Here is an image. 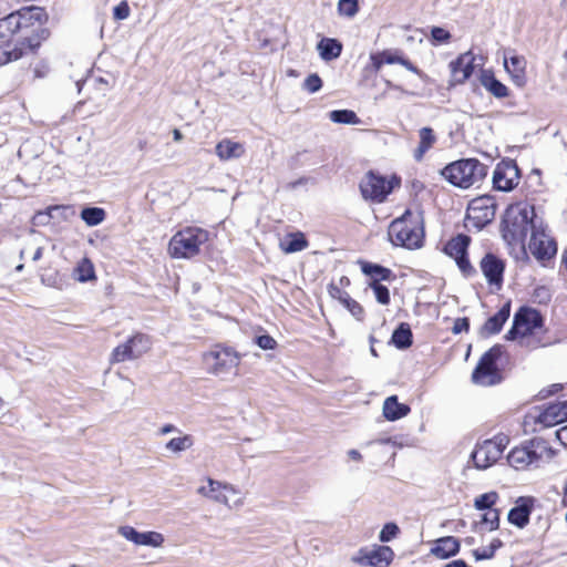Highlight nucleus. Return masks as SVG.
I'll return each mask as SVG.
<instances>
[{
	"label": "nucleus",
	"instance_id": "64",
	"mask_svg": "<svg viewBox=\"0 0 567 567\" xmlns=\"http://www.w3.org/2000/svg\"><path fill=\"white\" fill-rule=\"evenodd\" d=\"M563 265L567 269V249L563 252Z\"/></svg>",
	"mask_w": 567,
	"mask_h": 567
},
{
	"label": "nucleus",
	"instance_id": "37",
	"mask_svg": "<svg viewBox=\"0 0 567 567\" xmlns=\"http://www.w3.org/2000/svg\"><path fill=\"white\" fill-rule=\"evenodd\" d=\"M392 342L399 349H406L412 344V332L406 323H401L392 334Z\"/></svg>",
	"mask_w": 567,
	"mask_h": 567
},
{
	"label": "nucleus",
	"instance_id": "48",
	"mask_svg": "<svg viewBox=\"0 0 567 567\" xmlns=\"http://www.w3.org/2000/svg\"><path fill=\"white\" fill-rule=\"evenodd\" d=\"M322 86V81L320 79V76L316 73L313 74H310L303 82V87L309 92V93H316L318 92Z\"/></svg>",
	"mask_w": 567,
	"mask_h": 567
},
{
	"label": "nucleus",
	"instance_id": "54",
	"mask_svg": "<svg viewBox=\"0 0 567 567\" xmlns=\"http://www.w3.org/2000/svg\"><path fill=\"white\" fill-rule=\"evenodd\" d=\"M181 430L178 427H176L174 424H165L163 425L161 429H159V434L161 435H166L168 433H176V434H181Z\"/></svg>",
	"mask_w": 567,
	"mask_h": 567
},
{
	"label": "nucleus",
	"instance_id": "52",
	"mask_svg": "<svg viewBox=\"0 0 567 567\" xmlns=\"http://www.w3.org/2000/svg\"><path fill=\"white\" fill-rule=\"evenodd\" d=\"M403 59L402 55H400L398 52H391V51H384L383 52V61H385L386 64H400L401 60Z\"/></svg>",
	"mask_w": 567,
	"mask_h": 567
},
{
	"label": "nucleus",
	"instance_id": "36",
	"mask_svg": "<svg viewBox=\"0 0 567 567\" xmlns=\"http://www.w3.org/2000/svg\"><path fill=\"white\" fill-rule=\"evenodd\" d=\"M361 269L363 274L370 277L371 282L389 280L392 275L390 269L369 262H363Z\"/></svg>",
	"mask_w": 567,
	"mask_h": 567
},
{
	"label": "nucleus",
	"instance_id": "38",
	"mask_svg": "<svg viewBox=\"0 0 567 567\" xmlns=\"http://www.w3.org/2000/svg\"><path fill=\"white\" fill-rule=\"evenodd\" d=\"M81 218L87 226H97L105 219V212L100 207H87L82 209Z\"/></svg>",
	"mask_w": 567,
	"mask_h": 567
},
{
	"label": "nucleus",
	"instance_id": "8",
	"mask_svg": "<svg viewBox=\"0 0 567 567\" xmlns=\"http://www.w3.org/2000/svg\"><path fill=\"white\" fill-rule=\"evenodd\" d=\"M208 240V233L198 227H186L169 240L168 254L173 258L188 259L198 255L200 246Z\"/></svg>",
	"mask_w": 567,
	"mask_h": 567
},
{
	"label": "nucleus",
	"instance_id": "31",
	"mask_svg": "<svg viewBox=\"0 0 567 567\" xmlns=\"http://www.w3.org/2000/svg\"><path fill=\"white\" fill-rule=\"evenodd\" d=\"M481 83L488 92L498 99L508 95L507 86L499 82L489 71L482 72Z\"/></svg>",
	"mask_w": 567,
	"mask_h": 567
},
{
	"label": "nucleus",
	"instance_id": "55",
	"mask_svg": "<svg viewBox=\"0 0 567 567\" xmlns=\"http://www.w3.org/2000/svg\"><path fill=\"white\" fill-rule=\"evenodd\" d=\"M371 60L375 70H380L383 64H386L385 61H383V52L371 55Z\"/></svg>",
	"mask_w": 567,
	"mask_h": 567
},
{
	"label": "nucleus",
	"instance_id": "32",
	"mask_svg": "<svg viewBox=\"0 0 567 567\" xmlns=\"http://www.w3.org/2000/svg\"><path fill=\"white\" fill-rule=\"evenodd\" d=\"M509 305H504L496 315L491 317L484 324L483 331L487 334H495L501 331L503 324L509 317Z\"/></svg>",
	"mask_w": 567,
	"mask_h": 567
},
{
	"label": "nucleus",
	"instance_id": "7",
	"mask_svg": "<svg viewBox=\"0 0 567 567\" xmlns=\"http://www.w3.org/2000/svg\"><path fill=\"white\" fill-rule=\"evenodd\" d=\"M486 166L476 158L453 162L442 169V176L452 185L468 188L486 176Z\"/></svg>",
	"mask_w": 567,
	"mask_h": 567
},
{
	"label": "nucleus",
	"instance_id": "30",
	"mask_svg": "<svg viewBox=\"0 0 567 567\" xmlns=\"http://www.w3.org/2000/svg\"><path fill=\"white\" fill-rule=\"evenodd\" d=\"M317 50L322 60L331 61L340 56L342 52V44L336 39L323 38L317 44Z\"/></svg>",
	"mask_w": 567,
	"mask_h": 567
},
{
	"label": "nucleus",
	"instance_id": "61",
	"mask_svg": "<svg viewBox=\"0 0 567 567\" xmlns=\"http://www.w3.org/2000/svg\"><path fill=\"white\" fill-rule=\"evenodd\" d=\"M42 251H43V248L41 246H38L32 256V260L38 261L42 257Z\"/></svg>",
	"mask_w": 567,
	"mask_h": 567
},
{
	"label": "nucleus",
	"instance_id": "53",
	"mask_svg": "<svg viewBox=\"0 0 567 567\" xmlns=\"http://www.w3.org/2000/svg\"><path fill=\"white\" fill-rule=\"evenodd\" d=\"M557 440L567 447V424L556 431Z\"/></svg>",
	"mask_w": 567,
	"mask_h": 567
},
{
	"label": "nucleus",
	"instance_id": "51",
	"mask_svg": "<svg viewBox=\"0 0 567 567\" xmlns=\"http://www.w3.org/2000/svg\"><path fill=\"white\" fill-rule=\"evenodd\" d=\"M470 327L468 319L467 318H458L454 321V326L452 328V331L454 333H461L463 331H467Z\"/></svg>",
	"mask_w": 567,
	"mask_h": 567
},
{
	"label": "nucleus",
	"instance_id": "46",
	"mask_svg": "<svg viewBox=\"0 0 567 567\" xmlns=\"http://www.w3.org/2000/svg\"><path fill=\"white\" fill-rule=\"evenodd\" d=\"M499 514L497 509H488L482 516V523L493 530L498 527Z\"/></svg>",
	"mask_w": 567,
	"mask_h": 567
},
{
	"label": "nucleus",
	"instance_id": "58",
	"mask_svg": "<svg viewBox=\"0 0 567 567\" xmlns=\"http://www.w3.org/2000/svg\"><path fill=\"white\" fill-rule=\"evenodd\" d=\"M347 454L353 461H361L362 458V455L358 450H349Z\"/></svg>",
	"mask_w": 567,
	"mask_h": 567
},
{
	"label": "nucleus",
	"instance_id": "44",
	"mask_svg": "<svg viewBox=\"0 0 567 567\" xmlns=\"http://www.w3.org/2000/svg\"><path fill=\"white\" fill-rule=\"evenodd\" d=\"M60 208H61V206H50V207H48L43 212L35 213L33 218H32L33 225H35V226L48 225L50 223V220L52 219V217H53L52 213L54 210L60 209Z\"/></svg>",
	"mask_w": 567,
	"mask_h": 567
},
{
	"label": "nucleus",
	"instance_id": "29",
	"mask_svg": "<svg viewBox=\"0 0 567 567\" xmlns=\"http://www.w3.org/2000/svg\"><path fill=\"white\" fill-rule=\"evenodd\" d=\"M280 249L286 254L298 252L308 247V241L302 233L288 234L279 241Z\"/></svg>",
	"mask_w": 567,
	"mask_h": 567
},
{
	"label": "nucleus",
	"instance_id": "10",
	"mask_svg": "<svg viewBox=\"0 0 567 567\" xmlns=\"http://www.w3.org/2000/svg\"><path fill=\"white\" fill-rule=\"evenodd\" d=\"M508 442V437L501 434L477 444L472 452L475 466L480 470L491 467L501 458Z\"/></svg>",
	"mask_w": 567,
	"mask_h": 567
},
{
	"label": "nucleus",
	"instance_id": "17",
	"mask_svg": "<svg viewBox=\"0 0 567 567\" xmlns=\"http://www.w3.org/2000/svg\"><path fill=\"white\" fill-rule=\"evenodd\" d=\"M117 534L136 546L161 548L165 544V536L162 533L155 530L138 532L130 525L120 526Z\"/></svg>",
	"mask_w": 567,
	"mask_h": 567
},
{
	"label": "nucleus",
	"instance_id": "63",
	"mask_svg": "<svg viewBox=\"0 0 567 567\" xmlns=\"http://www.w3.org/2000/svg\"><path fill=\"white\" fill-rule=\"evenodd\" d=\"M561 503H563V505H564L565 507H567V482H566V485H565V487H564Z\"/></svg>",
	"mask_w": 567,
	"mask_h": 567
},
{
	"label": "nucleus",
	"instance_id": "49",
	"mask_svg": "<svg viewBox=\"0 0 567 567\" xmlns=\"http://www.w3.org/2000/svg\"><path fill=\"white\" fill-rule=\"evenodd\" d=\"M131 9L124 0L113 9V17L115 20H125L130 17Z\"/></svg>",
	"mask_w": 567,
	"mask_h": 567
},
{
	"label": "nucleus",
	"instance_id": "25",
	"mask_svg": "<svg viewBox=\"0 0 567 567\" xmlns=\"http://www.w3.org/2000/svg\"><path fill=\"white\" fill-rule=\"evenodd\" d=\"M215 152L220 161H230L241 157L245 154V146L239 142L225 138L217 143Z\"/></svg>",
	"mask_w": 567,
	"mask_h": 567
},
{
	"label": "nucleus",
	"instance_id": "2",
	"mask_svg": "<svg viewBox=\"0 0 567 567\" xmlns=\"http://www.w3.org/2000/svg\"><path fill=\"white\" fill-rule=\"evenodd\" d=\"M544 326L542 315L530 308H520L514 317L512 329L507 332L508 340H516L522 347L535 349L545 347L543 340Z\"/></svg>",
	"mask_w": 567,
	"mask_h": 567
},
{
	"label": "nucleus",
	"instance_id": "18",
	"mask_svg": "<svg viewBox=\"0 0 567 567\" xmlns=\"http://www.w3.org/2000/svg\"><path fill=\"white\" fill-rule=\"evenodd\" d=\"M519 169L512 159L502 161L494 169L493 184L497 190L509 192L519 183Z\"/></svg>",
	"mask_w": 567,
	"mask_h": 567
},
{
	"label": "nucleus",
	"instance_id": "21",
	"mask_svg": "<svg viewBox=\"0 0 567 567\" xmlns=\"http://www.w3.org/2000/svg\"><path fill=\"white\" fill-rule=\"evenodd\" d=\"M481 270L489 285L501 287L504 272V264L494 255H486L481 260Z\"/></svg>",
	"mask_w": 567,
	"mask_h": 567
},
{
	"label": "nucleus",
	"instance_id": "24",
	"mask_svg": "<svg viewBox=\"0 0 567 567\" xmlns=\"http://www.w3.org/2000/svg\"><path fill=\"white\" fill-rule=\"evenodd\" d=\"M566 417L567 411L565 409L564 402H558L547 406L538 414L536 420L544 427H550L563 422Z\"/></svg>",
	"mask_w": 567,
	"mask_h": 567
},
{
	"label": "nucleus",
	"instance_id": "43",
	"mask_svg": "<svg viewBox=\"0 0 567 567\" xmlns=\"http://www.w3.org/2000/svg\"><path fill=\"white\" fill-rule=\"evenodd\" d=\"M369 287L373 290L377 301L381 305H389L390 292L389 289L381 282H370Z\"/></svg>",
	"mask_w": 567,
	"mask_h": 567
},
{
	"label": "nucleus",
	"instance_id": "3",
	"mask_svg": "<svg viewBox=\"0 0 567 567\" xmlns=\"http://www.w3.org/2000/svg\"><path fill=\"white\" fill-rule=\"evenodd\" d=\"M539 218L533 205L517 203L511 205L503 219V237L508 244H524L528 231H533L534 225Z\"/></svg>",
	"mask_w": 567,
	"mask_h": 567
},
{
	"label": "nucleus",
	"instance_id": "15",
	"mask_svg": "<svg viewBox=\"0 0 567 567\" xmlns=\"http://www.w3.org/2000/svg\"><path fill=\"white\" fill-rule=\"evenodd\" d=\"M496 212V205L489 197H478L473 199L467 207V225L482 229L489 224Z\"/></svg>",
	"mask_w": 567,
	"mask_h": 567
},
{
	"label": "nucleus",
	"instance_id": "5",
	"mask_svg": "<svg viewBox=\"0 0 567 567\" xmlns=\"http://www.w3.org/2000/svg\"><path fill=\"white\" fill-rule=\"evenodd\" d=\"M388 235L395 246L408 249L420 248L424 237L420 216L406 210L400 218L390 224Z\"/></svg>",
	"mask_w": 567,
	"mask_h": 567
},
{
	"label": "nucleus",
	"instance_id": "19",
	"mask_svg": "<svg viewBox=\"0 0 567 567\" xmlns=\"http://www.w3.org/2000/svg\"><path fill=\"white\" fill-rule=\"evenodd\" d=\"M394 553L389 546H374L373 548H361L352 561L360 566L386 567L393 559Z\"/></svg>",
	"mask_w": 567,
	"mask_h": 567
},
{
	"label": "nucleus",
	"instance_id": "40",
	"mask_svg": "<svg viewBox=\"0 0 567 567\" xmlns=\"http://www.w3.org/2000/svg\"><path fill=\"white\" fill-rule=\"evenodd\" d=\"M503 543L498 538H494L487 546L473 550L476 560L491 559L494 557L495 551L501 548Z\"/></svg>",
	"mask_w": 567,
	"mask_h": 567
},
{
	"label": "nucleus",
	"instance_id": "60",
	"mask_svg": "<svg viewBox=\"0 0 567 567\" xmlns=\"http://www.w3.org/2000/svg\"><path fill=\"white\" fill-rule=\"evenodd\" d=\"M386 85H388V87H389V89L400 91V92H401V93H403V94H410V95H412V94H413L412 92H409V91H406V90H403L401 86L395 85V84H393V83H391V82H388V83H386Z\"/></svg>",
	"mask_w": 567,
	"mask_h": 567
},
{
	"label": "nucleus",
	"instance_id": "42",
	"mask_svg": "<svg viewBox=\"0 0 567 567\" xmlns=\"http://www.w3.org/2000/svg\"><path fill=\"white\" fill-rule=\"evenodd\" d=\"M359 11L358 0H339L338 13L342 17L353 18Z\"/></svg>",
	"mask_w": 567,
	"mask_h": 567
},
{
	"label": "nucleus",
	"instance_id": "22",
	"mask_svg": "<svg viewBox=\"0 0 567 567\" xmlns=\"http://www.w3.org/2000/svg\"><path fill=\"white\" fill-rule=\"evenodd\" d=\"M533 506V497H519L508 513V522L519 528L525 527L529 523Z\"/></svg>",
	"mask_w": 567,
	"mask_h": 567
},
{
	"label": "nucleus",
	"instance_id": "23",
	"mask_svg": "<svg viewBox=\"0 0 567 567\" xmlns=\"http://www.w3.org/2000/svg\"><path fill=\"white\" fill-rule=\"evenodd\" d=\"M504 66L517 86L526 84V60L520 55L504 56Z\"/></svg>",
	"mask_w": 567,
	"mask_h": 567
},
{
	"label": "nucleus",
	"instance_id": "11",
	"mask_svg": "<svg viewBox=\"0 0 567 567\" xmlns=\"http://www.w3.org/2000/svg\"><path fill=\"white\" fill-rule=\"evenodd\" d=\"M502 348L495 346L483 354L477 367L475 368L472 380L480 385H493L499 382V373L496 367L497 360L501 358Z\"/></svg>",
	"mask_w": 567,
	"mask_h": 567
},
{
	"label": "nucleus",
	"instance_id": "34",
	"mask_svg": "<svg viewBox=\"0 0 567 567\" xmlns=\"http://www.w3.org/2000/svg\"><path fill=\"white\" fill-rule=\"evenodd\" d=\"M194 445V437L190 434L181 432L175 437H172L166 444L165 450L173 454H181Z\"/></svg>",
	"mask_w": 567,
	"mask_h": 567
},
{
	"label": "nucleus",
	"instance_id": "39",
	"mask_svg": "<svg viewBox=\"0 0 567 567\" xmlns=\"http://www.w3.org/2000/svg\"><path fill=\"white\" fill-rule=\"evenodd\" d=\"M329 118L333 123L340 124H359L360 120L353 111L336 110L329 113Z\"/></svg>",
	"mask_w": 567,
	"mask_h": 567
},
{
	"label": "nucleus",
	"instance_id": "26",
	"mask_svg": "<svg viewBox=\"0 0 567 567\" xmlns=\"http://www.w3.org/2000/svg\"><path fill=\"white\" fill-rule=\"evenodd\" d=\"M410 411H411L410 406L404 403H400L398 401L396 395H391V396L386 398L384 400L383 406H382L383 416L388 421L400 420V419L406 416L410 413Z\"/></svg>",
	"mask_w": 567,
	"mask_h": 567
},
{
	"label": "nucleus",
	"instance_id": "13",
	"mask_svg": "<svg viewBox=\"0 0 567 567\" xmlns=\"http://www.w3.org/2000/svg\"><path fill=\"white\" fill-rule=\"evenodd\" d=\"M151 348L150 338L137 333L131 337L126 342L118 344L111 353L110 362L120 363L127 360H135L146 353Z\"/></svg>",
	"mask_w": 567,
	"mask_h": 567
},
{
	"label": "nucleus",
	"instance_id": "57",
	"mask_svg": "<svg viewBox=\"0 0 567 567\" xmlns=\"http://www.w3.org/2000/svg\"><path fill=\"white\" fill-rule=\"evenodd\" d=\"M400 64L403 65L404 68H406L409 71L422 76V72L415 65H413L409 60L403 58L401 60Z\"/></svg>",
	"mask_w": 567,
	"mask_h": 567
},
{
	"label": "nucleus",
	"instance_id": "12",
	"mask_svg": "<svg viewBox=\"0 0 567 567\" xmlns=\"http://www.w3.org/2000/svg\"><path fill=\"white\" fill-rule=\"evenodd\" d=\"M528 250L538 260L550 259L556 255V243L547 233L542 219L538 224L534 225L528 243Z\"/></svg>",
	"mask_w": 567,
	"mask_h": 567
},
{
	"label": "nucleus",
	"instance_id": "27",
	"mask_svg": "<svg viewBox=\"0 0 567 567\" xmlns=\"http://www.w3.org/2000/svg\"><path fill=\"white\" fill-rule=\"evenodd\" d=\"M460 550V543L457 538L453 536H446L439 538L435 542L434 547L431 549V553L440 558V559H446L451 556H454Z\"/></svg>",
	"mask_w": 567,
	"mask_h": 567
},
{
	"label": "nucleus",
	"instance_id": "1",
	"mask_svg": "<svg viewBox=\"0 0 567 567\" xmlns=\"http://www.w3.org/2000/svg\"><path fill=\"white\" fill-rule=\"evenodd\" d=\"M43 16L41 8L30 7L0 19V39L4 42L17 39L18 42L13 49L6 47L0 50V65L20 59L25 49L33 51L40 45L33 33L40 27Z\"/></svg>",
	"mask_w": 567,
	"mask_h": 567
},
{
	"label": "nucleus",
	"instance_id": "56",
	"mask_svg": "<svg viewBox=\"0 0 567 567\" xmlns=\"http://www.w3.org/2000/svg\"><path fill=\"white\" fill-rule=\"evenodd\" d=\"M49 73V68L45 64H40L34 68L35 78H45Z\"/></svg>",
	"mask_w": 567,
	"mask_h": 567
},
{
	"label": "nucleus",
	"instance_id": "33",
	"mask_svg": "<svg viewBox=\"0 0 567 567\" xmlns=\"http://www.w3.org/2000/svg\"><path fill=\"white\" fill-rule=\"evenodd\" d=\"M72 276L79 282L95 280L96 275L93 262L86 257L82 258L73 269Z\"/></svg>",
	"mask_w": 567,
	"mask_h": 567
},
{
	"label": "nucleus",
	"instance_id": "62",
	"mask_svg": "<svg viewBox=\"0 0 567 567\" xmlns=\"http://www.w3.org/2000/svg\"><path fill=\"white\" fill-rule=\"evenodd\" d=\"M173 137L175 142H181L183 140V134L179 130L174 128L173 130Z\"/></svg>",
	"mask_w": 567,
	"mask_h": 567
},
{
	"label": "nucleus",
	"instance_id": "16",
	"mask_svg": "<svg viewBox=\"0 0 567 567\" xmlns=\"http://www.w3.org/2000/svg\"><path fill=\"white\" fill-rule=\"evenodd\" d=\"M470 241L471 238L468 236L457 235L450 239L444 247L445 254L455 260L462 274L467 277L475 272L466 254Z\"/></svg>",
	"mask_w": 567,
	"mask_h": 567
},
{
	"label": "nucleus",
	"instance_id": "20",
	"mask_svg": "<svg viewBox=\"0 0 567 567\" xmlns=\"http://www.w3.org/2000/svg\"><path fill=\"white\" fill-rule=\"evenodd\" d=\"M474 54L472 51H467L461 54L455 61L451 62V72L455 83H464L472 75L474 71Z\"/></svg>",
	"mask_w": 567,
	"mask_h": 567
},
{
	"label": "nucleus",
	"instance_id": "6",
	"mask_svg": "<svg viewBox=\"0 0 567 567\" xmlns=\"http://www.w3.org/2000/svg\"><path fill=\"white\" fill-rule=\"evenodd\" d=\"M206 485L197 488L203 497L224 505L229 511H239L246 503L247 492L231 483L208 477Z\"/></svg>",
	"mask_w": 567,
	"mask_h": 567
},
{
	"label": "nucleus",
	"instance_id": "9",
	"mask_svg": "<svg viewBox=\"0 0 567 567\" xmlns=\"http://www.w3.org/2000/svg\"><path fill=\"white\" fill-rule=\"evenodd\" d=\"M555 456L554 450L544 439H534L527 445L513 449L507 461L511 466L520 470L539 462L550 461Z\"/></svg>",
	"mask_w": 567,
	"mask_h": 567
},
{
	"label": "nucleus",
	"instance_id": "50",
	"mask_svg": "<svg viewBox=\"0 0 567 567\" xmlns=\"http://www.w3.org/2000/svg\"><path fill=\"white\" fill-rule=\"evenodd\" d=\"M256 343L262 350H274L277 347V341L269 334H262L257 337Z\"/></svg>",
	"mask_w": 567,
	"mask_h": 567
},
{
	"label": "nucleus",
	"instance_id": "47",
	"mask_svg": "<svg viewBox=\"0 0 567 567\" xmlns=\"http://www.w3.org/2000/svg\"><path fill=\"white\" fill-rule=\"evenodd\" d=\"M399 533V527L394 523H388L383 526L380 532L379 538L382 543L390 542Z\"/></svg>",
	"mask_w": 567,
	"mask_h": 567
},
{
	"label": "nucleus",
	"instance_id": "35",
	"mask_svg": "<svg viewBox=\"0 0 567 567\" xmlns=\"http://www.w3.org/2000/svg\"><path fill=\"white\" fill-rule=\"evenodd\" d=\"M436 137L433 130L430 127H423L420 130V144L415 151L414 157L421 161L423 155L433 146Z\"/></svg>",
	"mask_w": 567,
	"mask_h": 567
},
{
	"label": "nucleus",
	"instance_id": "41",
	"mask_svg": "<svg viewBox=\"0 0 567 567\" xmlns=\"http://www.w3.org/2000/svg\"><path fill=\"white\" fill-rule=\"evenodd\" d=\"M498 499V495L496 492H488L482 494L475 498L474 506L480 511H488L492 509V506Z\"/></svg>",
	"mask_w": 567,
	"mask_h": 567
},
{
	"label": "nucleus",
	"instance_id": "59",
	"mask_svg": "<svg viewBox=\"0 0 567 567\" xmlns=\"http://www.w3.org/2000/svg\"><path fill=\"white\" fill-rule=\"evenodd\" d=\"M444 567H468L467 564L462 559L453 560L446 564Z\"/></svg>",
	"mask_w": 567,
	"mask_h": 567
},
{
	"label": "nucleus",
	"instance_id": "14",
	"mask_svg": "<svg viewBox=\"0 0 567 567\" xmlns=\"http://www.w3.org/2000/svg\"><path fill=\"white\" fill-rule=\"evenodd\" d=\"M392 189V181L373 172H369L360 182L363 198L375 203H382Z\"/></svg>",
	"mask_w": 567,
	"mask_h": 567
},
{
	"label": "nucleus",
	"instance_id": "28",
	"mask_svg": "<svg viewBox=\"0 0 567 567\" xmlns=\"http://www.w3.org/2000/svg\"><path fill=\"white\" fill-rule=\"evenodd\" d=\"M329 293L332 298L339 300V302L347 308L353 317L361 319L363 315V308L354 299H352L348 292L341 290L334 285L329 286Z\"/></svg>",
	"mask_w": 567,
	"mask_h": 567
},
{
	"label": "nucleus",
	"instance_id": "4",
	"mask_svg": "<svg viewBox=\"0 0 567 567\" xmlns=\"http://www.w3.org/2000/svg\"><path fill=\"white\" fill-rule=\"evenodd\" d=\"M241 354L231 347L217 344L203 355V363L208 374L230 381L239 375Z\"/></svg>",
	"mask_w": 567,
	"mask_h": 567
},
{
	"label": "nucleus",
	"instance_id": "45",
	"mask_svg": "<svg viewBox=\"0 0 567 567\" xmlns=\"http://www.w3.org/2000/svg\"><path fill=\"white\" fill-rule=\"evenodd\" d=\"M431 39L433 44L447 43L451 39V33L441 27H433L431 30Z\"/></svg>",
	"mask_w": 567,
	"mask_h": 567
}]
</instances>
